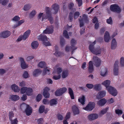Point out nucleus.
Instances as JSON below:
<instances>
[{
	"instance_id": "49",
	"label": "nucleus",
	"mask_w": 124,
	"mask_h": 124,
	"mask_svg": "<svg viewBox=\"0 0 124 124\" xmlns=\"http://www.w3.org/2000/svg\"><path fill=\"white\" fill-rule=\"evenodd\" d=\"M108 109V107H106V108L102 110L101 112V114L103 115L106 113L107 112V110Z\"/></svg>"
},
{
	"instance_id": "47",
	"label": "nucleus",
	"mask_w": 124,
	"mask_h": 124,
	"mask_svg": "<svg viewBox=\"0 0 124 124\" xmlns=\"http://www.w3.org/2000/svg\"><path fill=\"white\" fill-rule=\"evenodd\" d=\"M115 112L116 114H118L119 115H121L123 113V112L122 110L118 109H116Z\"/></svg>"
},
{
	"instance_id": "41",
	"label": "nucleus",
	"mask_w": 124,
	"mask_h": 124,
	"mask_svg": "<svg viewBox=\"0 0 124 124\" xmlns=\"http://www.w3.org/2000/svg\"><path fill=\"white\" fill-rule=\"evenodd\" d=\"M9 119L10 120H12V118L14 116V115L12 111L10 112L9 113Z\"/></svg>"
},
{
	"instance_id": "21",
	"label": "nucleus",
	"mask_w": 124,
	"mask_h": 124,
	"mask_svg": "<svg viewBox=\"0 0 124 124\" xmlns=\"http://www.w3.org/2000/svg\"><path fill=\"white\" fill-rule=\"evenodd\" d=\"M48 89L47 87H46L44 90L43 95L44 97L46 98H49L50 94L48 92Z\"/></svg>"
},
{
	"instance_id": "63",
	"label": "nucleus",
	"mask_w": 124,
	"mask_h": 124,
	"mask_svg": "<svg viewBox=\"0 0 124 124\" xmlns=\"http://www.w3.org/2000/svg\"><path fill=\"white\" fill-rule=\"evenodd\" d=\"M70 112H67L66 116L65 117V119L66 120L69 118L70 117Z\"/></svg>"
},
{
	"instance_id": "59",
	"label": "nucleus",
	"mask_w": 124,
	"mask_h": 124,
	"mask_svg": "<svg viewBox=\"0 0 124 124\" xmlns=\"http://www.w3.org/2000/svg\"><path fill=\"white\" fill-rule=\"evenodd\" d=\"M74 4L72 2H71L70 4H69L68 5V7L69 9L70 10H71L74 6Z\"/></svg>"
},
{
	"instance_id": "42",
	"label": "nucleus",
	"mask_w": 124,
	"mask_h": 124,
	"mask_svg": "<svg viewBox=\"0 0 124 124\" xmlns=\"http://www.w3.org/2000/svg\"><path fill=\"white\" fill-rule=\"evenodd\" d=\"M60 43L61 46L62 47L65 44V40L62 37H61Z\"/></svg>"
},
{
	"instance_id": "20",
	"label": "nucleus",
	"mask_w": 124,
	"mask_h": 124,
	"mask_svg": "<svg viewBox=\"0 0 124 124\" xmlns=\"http://www.w3.org/2000/svg\"><path fill=\"white\" fill-rule=\"evenodd\" d=\"M107 100L105 98H103L99 100L97 102L98 105L100 106L104 105L106 103Z\"/></svg>"
},
{
	"instance_id": "45",
	"label": "nucleus",
	"mask_w": 124,
	"mask_h": 124,
	"mask_svg": "<svg viewBox=\"0 0 124 124\" xmlns=\"http://www.w3.org/2000/svg\"><path fill=\"white\" fill-rule=\"evenodd\" d=\"M63 35L64 37L67 39L69 38V37L68 35L67 31L65 30L63 31Z\"/></svg>"
},
{
	"instance_id": "32",
	"label": "nucleus",
	"mask_w": 124,
	"mask_h": 124,
	"mask_svg": "<svg viewBox=\"0 0 124 124\" xmlns=\"http://www.w3.org/2000/svg\"><path fill=\"white\" fill-rule=\"evenodd\" d=\"M33 90L32 88L29 87L27 88L26 93L28 96H31L32 94Z\"/></svg>"
},
{
	"instance_id": "44",
	"label": "nucleus",
	"mask_w": 124,
	"mask_h": 124,
	"mask_svg": "<svg viewBox=\"0 0 124 124\" xmlns=\"http://www.w3.org/2000/svg\"><path fill=\"white\" fill-rule=\"evenodd\" d=\"M45 107L44 106H41L39 108V112L40 113H43L45 110Z\"/></svg>"
},
{
	"instance_id": "2",
	"label": "nucleus",
	"mask_w": 124,
	"mask_h": 124,
	"mask_svg": "<svg viewBox=\"0 0 124 124\" xmlns=\"http://www.w3.org/2000/svg\"><path fill=\"white\" fill-rule=\"evenodd\" d=\"M37 38L39 41H42L43 44L46 46H50L51 44L49 41H48L47 36L43 34H41L37 36Z\"/></svg>"
},
{
	"instance_id": "52",
	"label": "nucleus",
	"mask_w": 124,
	"mask_h": 124,
	"mask_svg": "<svg viewBox=\"0 0 124 124\" xmlns=\"http://www.w3.org/2000/svg\"><path fill=\"white\" fill-rule=\"evenodd\" d=\"M120 64L121 67L124 66V57H122L120 59Z\"/></svg>"
},
{
	"instance_id": "24",
	"label": "nucleus",
	"mask_w": 124,
	"mask_h": 124,
	"mask_svg": "<svg viewBox=\"0 0 124 124\" xmlns=\"http://www.w3.org/2000/svg\"><path fill=\"white\" fill-rule=\"evenodd\" d=\"M11 87L12 90L15 92H18L19 91L18 86L16 84H14L11 85Z\"/></svg>"
},
{
	"instance_id": "6",
	"label": "nucleus",
	"mask_w": 124,
	"mask_h": 124,
	"mask_svg": "<svg viewBox=\"0 0 124 124\" xmlns=\"http://www.w3.org/2000/svg\"><path fill=\"white\" fill-rule=\"evenodd\" d=\"M110 10L112 11L120 13L121 11V9L119 6L116 4L111 5L110 7Z\"/></svg>"
},
{
	"instance_id": "64",
	"label": "nucleus",
	"mask_w": 124,
	"mask_h": 124,
	"mask_svg": "<svg viewBox=\"0 0 124 124\" xmlns=\"http://www.w3.org/2000/svg\"><path fill=\"white\" fill-rule=\"evenodd\" d=\"M43 121V119L42 118H40L38 120V124H42Z\"/></svg>"
},
{
	"instance_id": "19",
	"label": "nucleus",
	"mask_w": 124,
	"mask_h": 124,
	"mask_svg": "<svg viewBox=\"0 0 124 124\" xmlns=\"http://www.w3.org/2000/svg\"><path fill=\"white\" fill-rule=\"evenodd\" d=\"M106 92L105 91H100L98 93L97 97L99 99H101L104 97L105 95Z\"/></svg>"
},
{
	"instance_id": "40",
	"label": "nucleus",
	"mask_w": 124,
	"mask_h": 124,
	"mask_svg": "<svg viewBox=\"0 0 124 124\" xmlns=\"http://www.w3.org/2000/svg\"><path fill=\"white\" fill-rule=\"evenodd\" d=\"M106 22L108 24L111 25L112 24L113 21L112 18L111 17H110L107 20Z\"/></svg>"
},
{
	"instance_id": "11",
	"label": "nucleus",
	"mask_w": 124,
	"mask_h": 124,
	"mask_svg": "<svg viewBox=\"0 0 124 124\" xmlns=\"http://www.w3.org/2000/svg\"><path fill=\"white\" fill-rule=\"evenodd\" d=\"M53 27L51 26L47 27L46 29L43 31V33L46 34H50L53 33Z\"/></svg>"
},
{
	"instance_id": "31",
	"label": "nucleus",
	"mask_w": 124,
	"mask_h": 124,
	"mask_svg": "<svg viewBox=\"0 0 124 124\" xmlns=\"http://www.w3.org/2000/svg\"><path fill=\"white\" fill-rule=\"evenodd\" d=\"M57 102L56 99H52L49 101L50 105L51 106H52L56 105L57 104Z\"/></svg>"
},
{
	"instance_id": "36",
	"label": "nucleus",
	"mask_w": 124,
	"mask_h": 124,
	"mask_svg": "<svg viewBox=\"0 0 124 124\" xmlns=\"http://www.w3.org/2000/svg\"><path fill=\"white\" fill-rule=\"evenodd\" d=\"M82 18L83 21H84L86 23H88L89 22V20L87 16L85 14H84L83 15Z\"/></svg>"
},
{
	"instance_id": "43",
	"label": "nucleus",
	"mask_w": 124,
	"mask_h": 124,
	"mask_svg": "<svg viewBox=\"0 0 124 124\" xmlns=\"http://www.w3.org/2000/svg\"><path fill=\"white\" fill-rule=\"evenodd\" d=\"M69 20L70 22H72L73 19V13L71 12L69 14Z\"/></svg>"
},
{
	"instance_id": "62",
	"label": "nucleus",
	"mask_w": 124,
	"mask_h": 124,
	"mask_svg": "<svg viewBox=\"0 0 124 124\" xmlns=\"http://www.w3.org/2000/svg\"><path fill=\"white\" fill-rule=\"evenodd\" d=\"M43 103L45 104H49V101L47 99H44L43 100Z\"/></svg>"
},
{
	"instance_id": "55",
	"label": "nucleus",
	"mask_w": 124,
	"mask_h": 124,
	"mask_svg": "<svg viewBox=\"0 0 124 124\" xmlns=\"http://www.w3.org/2000/svg\"><path fill=\"white\" fill-rule=\"evenodd\" d=\"M48 19V20H49L51 24H52L53 23V17L50 16L46 17Z\"/></svg>"
},
{
	"instance_id": "4",
	"label": "nucleus",
	"mask_w": 124,
	"mask_h": 124,
	"mask_svg": "<svg viewBox=\"0 0 124 124\" xmlns=\"http://www.w3.org/2000/svg\"><path fill=\"white\" fill-rule=\"evenodd\" d=\"M67 89L65 87L60 88L56 90L55 92V95L56 96L62 95L67 90Z\"/></svg>"
},
{
	"instance_id": "28",
	"label": "nucleus",
	"mask_w": 124,
	"mask_h": 124,
	"mask_svg": "<svg viewBox=\"0 0 124 124\" xmlns=\"http://www.w3.org/2000/svg\"><path fill=\"white\" fill-rule=\"evenodd\" d=\"M85 96L83 95L81 97H80L78 99V101L82 105H84L85 104Z\"/></svg>"
},
{
	"instance_id": "37",
	"label": "nucleus",
	"mask_w": 124,
	"mask_h": 124,
	"mask_svg": "<svg viewBox=\"0 0 124 124\" xmlns=\"http://www.w3.org/2000/svg\"><path fill=\"white\" fill-rule=\"evenodd\" d=\"M46 13L47 14L46 17L50 16H51L49 8V7H46Z\"/></svg>"
},
{
	"instance_id": "29",
	"label": "nucleus",
	"mask_w": 124,
	"mask_h": 124,
	"mask_svg": "<svg viewBox=\"0 0 124 124\" xmlns=\"http://www.w3.org/2000/svg\"><path fill=\"white\" fill-rule=\"evenodd\" d=\"M110 81L109 80H107L103 82L102 84L104 85L106 87L107 89L108 88L109 86H110L109 85L110 84Z\"/></svg>"
},
{
	"instance_id": "61",
	"label": "nucleus",
	"mask_w": 124,
	"mask_h": 124,
	"mask_svg": "<svg viewBox=\"0 0 124 124\" xmlns=\"http://www.w3.org/2000/svg\"><path fill=\"white\" fill-rule=\"evenodd\" d=\"M60 78L61 75L59 74L57 76L56 75L54 76L53 77V78L54 80H57L59 79Z\"/></svg>"
},
{
	"instance_id": "30",
	"label": "nucleus",
	"mask_w": 124,
	"mask_h": 124,
	"mask_svg": "<svg viewBox=\"0 0 124 124\" xmlns=\"http://www.w3.org/2000/svg\"><path fill=\"white\" fill-rule=\"evenodd\" d=\"M69 93L71 98L72 99H74V96L73 91L72 89L71 88H68Z\"/></svg>"
},
{
	"instance_id": "15",
	"label": "nucleus",
	"mask_w": 124,
	"mask_h": 124,
	"mask_svg": "<svg viewBox=\"0 0 124 124\" xmlns=\"http://www.w3.org/2000/svg\"><path fill=\"white\" fill-rule=\"evenodd\" d=\"M72 111L74 115H78L79 113V110L77 107L75 105L73 106L72 107Z\"/></svg>"
},
{
	"instance_id": "25",
	"label": "nucleus",
	"mask_w": 124,
	"mask_h": 124,
	"mask_svg": "<svg viewBox=\"0 0 124 124\" xmlns=\"http://www.w3.org/2000/svg\"><path fill=\"white\" fill-rule=\"evenodd\" d=\"M76 41L73 39H72L70 42L71 44V46H70V47L72 49H77V48L75 47V45L76 43Z\"/></svg>"
},
{
	"instance_id": "5",
	"label": "nucleus",
	"mask_w": 124,
	"mask_h": 124,
	"mask_svg": "<svg viewBox=\"0 0 124 124\" xmlns=\"http://www.w3.org/2000/svg\"><path fill=\"white\" fill-rule=\"evenodd\" d=\"M95 104L94 102H90L86 107L83 108V109L88 111H91L95 107Z\"/></svg>"
},
{
	"instance_id": "16",
	"label": "nucleus",
	"mask_w": 124,
	"mask_h": 124,
	"mask_svg": "<svg viewBox=\"0 0 124 124\" xmlns=\"http://www.w3.org/2000/svg\"><path fill=\"white\" fill-rule=\"evenodd\" d=\"M88 71L90 73H92L94 70L93 65L92 61H90L88 63Z\"/></svg>"
},
{
	"instance_id": "60",
	"label": "nucleus",
	"mask_w": 124,
	"mask_h": 124,
	"mask_svg": "<svg viewBox=\"0 0 124 124\" xmlns=\"http://www.w3.org/2000/svg\"><path fill=\"white\" fill-rule=\"evenodd\" d=\"M86 87L89 89H92L93 87V85L92 84H87L86 85Z\"/></svg>"
},
{
	"instance_id": "34",
	"label": "nucleus",
	"mask_w": 124,
	"mask_h": 124,
	"mask_svg": "<svg viewBox=\"0 0 124 124\" xmlns=\"http://www.w3.org/2000/svg\"><path fill=\"white\" fill-rule=\"evenodd\" d=\"M108 70L107 69L105 68L102 70L101 73V75L102 76H105L107 74V73L108 72Z\"/></svg>"
},
{
	"instance_id": "38",
	"label": "nucleus",
	"mask_w": 124,
	"mask_h": 124,
	"mask_svg": "<svg viewBox=\"0 0 124 124\" xmlns=\"http://www.w3.org/2000/svg\"><path fill=\"white\" fill-rule=\"evenodd\" d=\"M31 8V5L30 4H28L24 6L23 9L25 11H27L29 10Z\"/></svg>"
},
{
	"instance_id": "57",
	"label": "nucleus",
	"mask_w": 124,
	"mask_h": 124,
	"mask_svg": "<svg viewBox=\"0 0 124 124\" xmlns=\"http://www.w3.org/2000/svg\"><path fill=\"white\" fill-rule=\"evenodd\" d=\"M29 74L26 71H25L23 75V77L24 78H27L28 77Z\"/></svg>"
},
{
	"instance_id": "1",
	"label": "nucleus",
	"mask_w": 124,
	"mask_h": 124,
	"mask_svg": "<svg viewBox=\"0 0 124 124\" xmlns=\"http://www.w3.org/2000/svg\"><path fill=\"white\" fill-rule=\"evenodd\" d=\"M95 41L91 44L89 46V49L93 54L96 55L100 54L101 52L102 49L100 47L94 48V45L95 44Z\"/></svg>"
},
{
	"instance_id": "35",
	"label": "nucleus",
	"mask_w": 124,
	"mask_h": 124,
	"mask_svg": "<svg viewBox=\"0 0 124 124\" xmlns=\"http://www.w3.org/2000/svg\"><path fill=\"white\" fill-rule=\"evenodd\" d=\"M38 66L41 68H43L46 66L45 62L44 61H41L38 64Z\"/></svg>"
},
{
	"instance_id": "3",
	"label": "nucleus",
	"mask_w": 124,
	"mask_h": 124,
	"mask_svg": "<svg viewBox=\"0 0 124 124\" xmlns=\"http://www.w3.org/2000/svg\"><path fill=\"white\" fill-rule=\"evenodd\" d=\"M31 32V30L29 29L28 30L24 33L23 35L20 36L16 40V41L19 42L21 41L22 40H25L29 37Z\"/></svg>"
},
{
	"instance_id": "46",
	"label": "nucleus",
	"mask_w": 124,
	"mask_h": 124,
	"mask_svg": "<svg viewBox=\"0 0 124 124\" xmlns=\"http://www.w3.org/2000/svg\"><path fill=\"white\" fill-rule=\"evenodd\" d=\"M27 87H23L21 89V92L22 94H24L25 92L26 93Z\"/></svg>"
},
{
	"instance_id": "8",
	"label": "nucleus",
	"mask_w": 124,
	"mask_h": 124,
	"mask_svg": "<svg viewBox=\"0 0 124 124\" xmlns=\"http://www.w3.org/2000/svg\"><path fill=\"white\" fill-rule=\"evenodd\" d=\"M93 59L95 66L97 67H99L101 65V62L100 59L97 56H93Z\"/></svg>"
},
{
	"instance_id": "51",
	"label": "nucleus",
	"mask_w": 124,
	"mask_h": 124,
	"mask_svg": "<svg viewBox=\"0 0 124 124\" xmlns=\"http://www.w3.org/2000/svg\"><path fill=\"white\" fill-rule=\"evenodd\" d=\"M42 98V95L40 94H39L37 95L36 97L37 101L39 102L41 100Z\"/></svg>"
},
{
	"instance_id": "17",
	"label": "nucleus",
	"mask_w": 124,
	"mask_h": 124,
	"mask_svg": "<svg viewBox=\"0 0 124 124\" xmlns=\"http://www.w3.org/2000/svg\"><path fill=\"white\" fill-rule=\"evenodd\" d=\"M52 7L54 11V14H57L59 9V5L57 3H54L52 5Z\"/></svg>"
},
{
	"instance_id": "7",
	"label": "nucleus",
	"mask_w": 124,
	"mask_h": 124,
	"mask_svg": "<svg viewBox=\"0 0 124 124\" xmlns=\"http://www.w3.org/2000/svg\"><path fill=\"white\" fill-rule=\"evenodd\" d=\"M107 89L109 93L113 96H115L117 94V91L114 87L111 86H109Z\"/></svg>"
},
{
	"instance_id": "54",
	"label": "nucleus",
	"mask_w": 124,
	"mask_h": 124,
	"mask_svg": "<svg viewBox=\"0 0 124 124\" xmlns=\"http://www.w3.org/2000/svg\"><path fill=\"white\" fill-rule=\"evenodd\" d=\"M54 54L56 56L60 57L62 55V53L60 52L56 51Z\"/></svg>"
},
{
	"instance_id": "23",
	"label": "nucleus",
	"mask_w": 124,
	"mask_h": 124,
	"mask_svg": "<svg viewBox=\"0 0 124 124\" xmlns=\"http://www.w3.org/2000/svg\"><path fill=\"white\" fill-rule=\"evenodd\" d=\"M10 98L12 101H14L18 100L20 98L17 95H10Z\"/></svg>"
},
{
	"instance_id": "33",
	"label": "nucleus",
	"mask_w": 124,
	"mask_h": 124,
	"mask_svg": "<svg viewBox=\"0 0 124 124\" xmlns=\"http://www.w3.org/2000/svg\"><path fill=\"white\" fill-rule=\"evenodd\" d=\"M68 70H64L62 74V78H66L68 75Z\"/></svg>"
},
{
	"instance_id": "53",
	"label": "nucleus",
	"mask_w": 124,
	"mask_h": 124,
	"mask_svg": "<svg viewBox=\"0 0 124 124\" xmlns=\"http://www.w3.org/2000/svg\"><path fill=\"white\" fill-rule=\"evenodd\" d=\"M20 18L18 16H15L12 19V20L15 21H18L20 20Z\"/></svg>"
},
{
	"instance_id": "9",
	"label": "nucleus",
	"mask_w": 124,
	"mask_h": 124,
	"mask_svg": "<svg viewBox=\"0 0 124 124\" xmlns=\"http://www.w3.org/2000/svg\"><path fill=\"white\" fill-rule=\"evenodd\" d=\"M11 34V32L8 31H5L0 33V37L6 38L8 37Z\"/></svg>"
},
{
	"instance_id": "50",
	"label": "nucleus",
	"mask_w": 124,
	"mask_h": 124,
	"mask_svg": "<svg viewBox=\"0 0 124 124\" xmlns=\"http://www.w3.org/2000/svg\"><path fill=\"white\" fill-rule=\"evenodd\" d=\"M80 15L78 11L76 12L74 14V19L77 18Z\"/></svg>"
},
{
	"instance_id": "12",
	"label": "nucleus",
	"mask_w": 124,
	"mask_h": 124,
	"mask_svg": "<svg viewBox=\"0 0 124 124\" xmlns=\"http://www.w3.org/2000/svg\"><path fill=\"white\" fill-rule=\"evenodd\" d=\"M98 117L96 114L92 113L89 114L88 116V119L90 121L94 120L97 118Z\"/></svg>"
},
{
	"instance_id": "56",
	"label": "nucleus",
	"mask_w": 124,
	"mask_h": 124,
	"mask_svg": "<svg viewBox=\"0 0 124 124\" xmlns=\"http://www.w3.org/2000/svg\"><path fill=\"white\" fill-rule=\"evenodd\" d=\"M10 121L11 122V124H17L18 121L16 118L13 120H10Z\"/></svg>"
},
{
	"instance_id": "14",
	"label": "nucleus",
	"mask_w": 124,
	"mask_h": 124,
	"mask_svg": "<svg viewBox=\"0 0 124 124\" xmlns=\"http://www.w3.org/2000/svg\"><path fill=\"white\" fill-rule=\"evenodd\" d=\"M20 60L21 62V66L22 69H25L28 67V66L26 65L23 58L20 57Z\"/></svg>"
},
{
	"instance_id": "26",
	"label": "nucleus",
	"mask_w": 124,
	"mask_h": 124,
	"mask_svg": "<svg viewBox=\"0 0 124 124\" xmlns=\"http://www.w3.org/2000/svg\"><path fill=\"white\" fill-rule=\"evenodd\" d=\"M42 72V70L38 69H36L33 73V76L36 77Z\"/></svg>"
},
{
	"instance_id": "58",
	"label": "nucleus",
	"mask_w": 124,
	"mask_h": 124,
	"mask_svg": "<svg viewBox=\"0 0 124 124\" xmlns=\"http://www.w3.org/2000/svg\"><path fill=\"white\" fill-rule=\"evenodd\" d=\"M79 21L80 23V27H81L84 25V23L83 19H79Z\"/></svg>"
},
{
	"instance_id": "27",
	"label": "nucleus",
	"mask_w": 124,
	"mask_h": 124,
	"mask_svg": "<svg viewBox=\"0 0 124 124\" xmlns=\"http://www.w3.org/2000/svg\"><path fill=\"white\" fill-rule=\"evenodd\" d=\"M39 45L37 41H34L31 43V46L33 49H36Z\"/></svg>"
},
{
	"instance_id": "22",
	"label": "nucleus",
	"mask_w": 124,
	"mask_h": 124,
	"mask_svg": "<svg viewBox=\"0 0 124 124\" xmlns=\"http://www.w3.org/2000/svg\"><path fill=\"white\" fill-rule=\"evenodd\" d=\"M104 39L105 41L106 42H108L109 40V35L108 32L106 31L104 35Z\"/></svg>"
},
{
	"instance_id": "48",
	"label": "nucleus",
	"mask_w": 124,
	"mask_h": 124,
	"mask_svg": "<svg viewBox=\"0 0 124 124\" xmlns=\"http://www.w3.org/2000/svg\"><path fill=\"white\" fill-rule=\"evenodd\" d=\"M57 117L58 119L60 120H62L63 118V117L62 115L59 113L57 114Z\"/></svg>"
},
{
	"instance_id": "10",
	"label": "nucleus",
	"mask_w": 124,
	"mask_h": 124,
	"mask_svg": "<svg viewBox=\"0 0 124 124\" xmlns=\"http://www.w3.org/2000/svg\"><path fill=\"white\" fill-rule=\"evenodd\" d=\"M118 61H116L114 65V74L115 75H118Z\"/></svg>"
},
{
	"instance_id": "18",
	"label": "nucleus",
	"mask_w": 124,
	"mask_h": 124,
	"mask_svg": "<svg viewBox=\"0 0 124 124\" xmlns=\"http://www.w3.org/2000/svg\"><path fill=\"white\" fill-rule=\"evenodd\" d=\"M111 43V49H115L117 47V43L115 39H112Z\"/></svg>"
},
{
	"instance_id": "39",
	"label": "nucleus",
	"mask_w": 124,
	"mask_h": 124,
	"mask_svg": "<svg viewBox=\"0 0 124 124\" xmlns=\"http://www.w3.org/2000/svg\"><path fill=\"white\" fill-rule=\"evenodd\" d=\"M36 13V11L34 10H33L30 13L29 15V17L31 18H32L35 15Z\"/></svg>"
},
{
	"instance_id": "13",
	"label": "nucleus",
	"mask_w": 124,
	"mask_h": 124,
	"mask_svg": "<svg viewBox=\"0 0 124 124\" xmlns=\"http://www.w3.org/2000/svg\"><path fill=\"white\" fill-rule=\"evenodd\" d=\"M25 112L26 115L28 116L31 115L32 112V109L29 105H26Z\"/></svg>"
}]
</instances>
